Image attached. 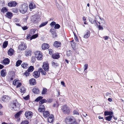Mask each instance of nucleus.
Segmentation results:
<instances>
[{"label": "nucleus", "instance_id": "nucleus-59", "mask_svg": "<svg viewBox=\"0 0 124 124\" xmlns=\"http://www.w3.org/2000/svg\"><path fill=\"white\" fill-rule=\"evenodd\" d=\"M56 24V23L54 22H52L50 24V25L52 27H53L54 25H55Z\"/></svg>", "mask_w": 124, "mask_h": 124}, {"label": "nucleus", "instance_id": "nucleus-10", "mask_svg": "<svg viewBox=\"0 0 124 124\" xmlns=\"http://www.w3.org/2000/svg\"><path fill=\"white\" fill-rule=\"evenodd\" d=\"M54 120V116L52 114L50 115L47 119L48 122L49 123L53 122Z\"/></svg>", "mask_w": 124, "mask_h": 124}, {"label": "nucleus", "instance_id": "nucleus-58", "mask_svg": "<svg viewBox=\"0 0 124 124\" xmlns=\"http://www.w3.org/2000/svg\"><path fill=\"white\" fill-rule=\"evenodd\" d=\"M73 114L74 115H79V113L76 110H74L73 112Z\"/></svg>", "mask_w": 124, "mask_h": 124}, {"label": "nucleus", "instance_id": "nucleus-9", "mask_svg": "<svg viewBox=\"0 0 124 124\" xmlns=\"http://www.w3.org/2000/svg\"><path fill=\"white\" fill-rule=\"evenodd\" d=\"M10 97L7 95H4L2 98V100L5 102H8L10 100Z\"/></svg>", "mask_w": 124, "mask_h": 124}, {"label": "nucleus", "instance_id": "nucleus-30", "mask_svg": "<svg viewBox=\"0 0 124 124\" xmlns=\"http://www.w3.org/2000/svg\"><path fill=\"white\" fill-rule=\"evenodd\" d=\"M49 115V112L47 111H46L43 113V116L44 117H47Z\"/></svg>", "mask_w": 124, "mask_h": 124}, {"label": "nucleus", "instance_id": "nucleus-62", "mask_svg": "<svg viewBox=\"0 0 124 124\" xmlns=\"http://www.w3.org/2000/svg\"><path fill=\"white\" fill-rule=\"evenodd\" d=\"M23 98L24 99H25L26 100H28L29 98V96L28 95L26 97H24Z\"/></svg>", "mask_w": 124, "mask_h": 124}, {"label": "nucleus", "instance_id": "nucleus-16", "mask_svg": "<svg viewBox=\"0 0 124 124\" xmlns=\"http://www.w3.org/2000/svg\"><path fill=\"white\" fill-rule=\"evenodd\" d=\"M29 7L30 9H32L35 8H36V6L33 2H31L29 4Z\"/></svg>", "mask_w": 124, "mask_h": 124}, {"label": "nucleus", "instance_id": "nucleus-32", "mask_svg": "<svg viewBox=\"0 0 124 124\" xmlns=\"http://www.w3.org/2000/svg\"><path fill=\"white\" fill-rule=\"evenodd\" d=\"M8 44V41H4L2 45V47L3 48H6Z\"/></svg>", "mask_w": 124, "mask_h": 124}, {"label": "nucleus", "instance_id": "nucleus-33", "mask_svg": "<svg viewBox=\"0 0 124 124\" xmlns=\"http://www.w3.org/2000/svg\"><path fill=\"white\" fill-rule=\"evenodd\" d=\"M28 64L27 63H23L22 65V67L24 69H26L28 68Z\"/></svg>", "mask_w": 124, "mask_h": 124}, {"label": "nucleus", "instance_id": "nucleus-49", "mask_svg": "<svg viewBox=\"0 0 124 124\" xmlns=\"http://www.w3.org/2000/svg\"><path fill=\"white\" fill-rule=\"evenodd\" d=\"M43 98V97L41 96L38 97L35 100V101L37 102H38L39 101V100L42 99Z\"/></svg>", "mask_w": 124, "mask_h": 124}, {"label": "nucleus", "instance_id": "nucleus-12", "mask_svg": "<svg viewBox=\"0 0 124 124\" xmlns=\"http://www.w3.org/2000/svg\"><path fill=\"white\" fill-rule=\"evenodd\" d=\"M50 31L51 33L53 38H55L57 36L55 31L53 28L51 29Z\"/></svg>", "mask_w": 124, "mask_h": 124}, {"label": "nucleus", "instance_id": "nucleus-64", "mask_svg": "<svg viewBox=\"0 0 124 124\" xmlns=\"http://www.w3.org/2000/svg\"><path fill=\"white\" fill-rule=\"evenodd\" d=\"M31 35L30 34H28L27 35L26 37V39H30L31 37H30Z\"/></svg>", "mask_w": 124, "mask_h": 124}, {"label": "nucleus", "instance_id": "nucleus-61", "mask_svg": "<svg viewBox=\"0 0 124 124\" xmlns=\"http://www.w3.org/2000/svg\"><path fill=\"white\" fill-rule=\"evenodd\" d=\"M98 28L99 30H103V28L102 26H101V25H99L98 26Z\"/></svg>", "mask_w": 124, "mask_h": 124}, {"label": "nucleus", "instance_id": "nucleus-27", "mask_svg": "<svg viewBox=\"0 0 124 124\" xmlns=\"http://www.w3.org/2000/svg\"><path fill=\"white\" fill-rule=\"evenodd\" d=\"M52 58L55 59H58L60 57L59 54L58 53H55L52 55Z\"/></svg>", "mask_w": 124, "mask_h": 124}, {"label": "nucleus", "instance_id": "nucleus-11", "mask_svg": "<svg viewBox=\"0 0 124 124\" xmlns=\"http://www.w3.org/2000/svg\"><path fill=\"white\" fill-rule=\"evenodd\" d=\"M17 4L16 2L15 1H12L9 2L8 4V5L10 7H14L16 6Z\"/></svg>", "mask_w": 124, "mask_h": 124}, {"label": "nucleus", "instance_id": "nucleus-3", "mask_svg": "<svg viewBox=\"0 0 124 124\" xmlns=\"http://www.w3.org/2000/svg\"><path fill=\"white\" fill-rule=\"evenodd\" d=\"M61 110L63 113L65 114H69L70 113V110L69 107L65 105L62 106Z\"/></svg>", "mask_w": 124, "mask_h": 124}, {"label": "nucleus", "instance_id": "nucleus-47", "mask_svg": "<svg viewBox=\"0 0 124 124\" xmlns=\"http://www.w3.org/2000/svg\"><path fill=\"white\" fill-rule=\"evenodd\" d=\"M72 52L71 51H67V55L68 56H69L72 55Z\"/></svg>", "mask_w": 124, "mask_h": 124}, {"label": "nucleus", "instance_id": "nucleus-13", "mask_svg": "<svg viewBox=\"0 0 124 124\" xmlns=\"http://www.w3.org/2000/svg\"><path fill=\"white\" fill-rule=\"evenodd\" d=\"M38 111L40 112H43L45 110V106L43 105H40L39 107Z\"/></svg>", "mask_w": 124, "mask_h": 124}, {"label": "nucleus", "instance_id": "nucleus-55", "mask_svg": "<svg viewBox=\"0 0 124 124\" xmlns=\"http://www.w3.org/2000/svg\"><path fill=\"white\" fill-rule=\"evenodd\" d=\"M22 28L23 30H25L27 29L28 28V27L26 26H24L22 27Z\"/></svg>", "mask_w": 124, "mask_h": 124}, {"label": "nucleus", "instance_id": "nucleus-23", "mask_svg": "<svg viewBox=\"0 0 124 124\" xmlns=\"http://www.w3.org/2000/svg\"><path fill=\"white\" fill-rule=\"evenodd\" d=\"M31 51L30 49H27L25 52V55L26 57H28L30 55L31 53Z\"/></svg>", "mask_w": 124, "mask_h": 124}, {"label": "nucleus", "instance_id": "nucleus-42", "mask_svg": "<svg viewBox=\"0 0 124 124\" xmlns=\"http://www.w3.org/2000/svg\"><path fill=\"white\" fill-rule=\"evenodd\" d=\"M38 36V35L37 34H36L34 35L31 37L30 39V40H31L32 39H35L37 38Z\"/></svg>", "mask_w": 124, "mask_h": 124}, {"label": "nucleus", "instance_id": "nucleus-35", "mask_svg": "<svg viewBox=\"0 0 124 124\" xmlns=\"http://www.w3.org/2000/svg\"><path fill=\"white\" fill-rule=\"evenodd\" d=\"M8 10L7 8L6 7H4L1 9V11L3 13H5L7 12Z\"/></svg>", "mask_w": 124, "mask_h": 124}, {"label": "nucleus", "instance_id": "nucleus-8", "mask_svg": "<svg viewBox=\"0 0 124 124\" xmlns=\"http://www.w3.org/2000/svg\"><path fill=\"white\" fill-rule=\"evenodd\" d=\"M42 68L45 71H48L49 68L48 64L46 62H44L42 66Z\"/></svg>", "mask_w": 124, "mask_h": 124}, {"label": "nucleus", "instance_id": "nucleus-20", "mask_svg": "<svg viewBox=\"0 0 124 124\" xmlns=\"http://www.w3.org/2000/svg\"><path fill=\"white\" fill-rule=\"evenodd\" d=\"M99 19H100V20L99 23L100 24H101L102 25L106 24V22L103 18L99 17Z\"/></svg>", "mask_w": 124, "mask_h": 124}, {"label": "nucleus", "instance_id": "nucleus-37", "mask_svg": "<svg viewBox=\"0 0 124 124\" xmlns=\"http://www.w3.org/2000/svg\"><path fill=\"white\" fill-rule=\"evenodd\" d=\"M112 117V116H109L106 117L105 118L107 121H110L111 120Z\"/></svg>", "mask_w": 124, "mask_h": 124}, {"label": "nucleus", "instance_id": "nucleus-6", "mask_svg": "<svg viewBox=\"0 0 124 124\" xmlns=\"http://www.w3.org/2000/svg\"><path fill=\"white\" fill-rule=\"evenodd\" d=\"M33 115V113L29 111H26L25 113V115L26 117L28 119L31 118Z\"/></svg>", "mask_w": 124, "mask_h": 124}, {"label": "nucleus", "instance_id": "nucleus-4", "mask_svg": "<svg viewBox=\"0 0 124 124\" xmlns=\"http://www.w3.org/2000/svg\"><path fill=\"white\" fill-rule=\"evenodd\" d=\"M35 57L37 59L41 60L42 59L43 55L41 52L39 51H37L35 53Z\"/></svg>", "mask_w": 124, "mask_h": 124}, {"label": "nucleus", "instance_id": "nucleus-41", "mask_svg": "<svg viewBox=\"0 0 124 124\" xmlns=\"http://www.w3.org/2000/svg\"><path fill=\"white\" fill-rule=\"evenodd\" d=\"M22 62V61L21 60H18L16 62V67L19 66Z\"/></svg>", "mask_w": 124, "mask_h": 124}, {"label": "nucleus", "instance_id": "nucleus-43", "mask_svg": "<svg viewBox=\"0 0 124 124\" xmlns=\"http://www.w3.org/2000/svg\"><path fill=\"white\" fill-rule=\"evenodd\" d=\"M19 82V81L18 80H15L13 81V84L14 85H16L18 84V83Z\"/></svg>", "mask_w": 124, "mask_h": 124}, {"label": "nucleus", "instance_id": "nucleus-53", "mask_svg": "<svg viewBox=\"0 0 124 124\" xmlns=\"http://www.w3.org/2000/svg\"><path fill=\"white\" fill-rule=\"evenodd\" d=\"M88 64H85L84 66V71L85 70H87L88 68Z\"/></svg>", "mask_w": 124, "mask_h": 124}, {"label": "nucleus", "instance_id": "nucleus-14", "mask_svg": "<svg viewBox=\"0 0 124 124\" xmlns=\"http://www.w3.org/2000/svg\"><path fill=\"white\" fill-rule=\"evenodd\" d=\"M31 20L32 22L34 23L37 22L38 21L37 17L35 16H31Z\"/></svg>", "mask_w": 124, "mask_h": 124}, {"label": "nucleus", "instance_id": "nucleus-22", "mask_svg": "<svg viewBox=\"0 0 124 124\" xmlns=\"http://www.w3.org/2000/svg\"><path fill=\"white\" fill-rule=\"evenodd\" d=\"M88 20L92 24L96 22L95 19L94 17H89Z\"/></svg>", "mask_w": 124, "mask_h": 124}, {"label": "nucleus", "instance_id": "nucleus-50", "mask_svg": "<svg viewBox=\"0 0 124 124\" xmlns=\"http://www.w3.org/2000/svg\"><path fill=\"white\" fill-rule=\"evenodd\" d=\"M29 123L27 120H24L22 121L21 124H29Z\"/></svg>", "mask_w": 124, "mask_h": 124}, {"label": "nucleus", "instance_id": "nucleus-29", "mask_svg": "<svg viewBox=\"0 0 124 124\" xmlns=\"http://www.w3.org/2000/svg\"><path fill=\"white\" fill-rule=\"evenodd\" d=\"M32 91L33 93L35 94H38L39 92V90L38 88H34L32 89Z\"/></svg>", "mask_w": 124, "mask_h": 124}, {"label": "nucleus", "instance_id": "nucleus-17", "mask_svg": "<svg viewBox=\"0 0 124 124\" xmlns=\"http://www.w3.org/2000/svg\"><path fill=\"white\" fill-rule=\"evenodd\" d=\"M36 81L35 79L34 78H31L29 81V83L31 85H34L36 84Z\"/></svg>", "mask_w": 124, "mask_h": 124}, {"label": "nucleus", "instance_id": "nucleus-19", "mask_svg": "<svg viewBox=\"0 0 124 124\" xmlns=\"http://www.w3.org/2000/svg\"><path fill=\"white\" fill-rule=\"evenodd\" d=\"M42 47L43 50H45L48 49L49 47V46L47 44L44 43L42 44Z\"/></svg>", "mask_w": 124, "mask_h": 124}, {"label": "nucleus", "instance_id": "nucleus-18", "mask_svg": "<svg viewBox=\"0 0 124 124\" xmlns=\"http://www.w3.org/2000/svg\"><path fill=\"white\" fill-rule=\"evenodd\" d=\"M5 16L6 17L9 19H11L12 17L13 16L12 13L10 12H7L6 13Z\"/></svg>", "mask_w": 124, "mask_h": 124}, {"label": "nucleus", "instance_id": "nucleus-28", "mask_svg": "<svg viewBox=\"0 0 124 124\" xmlns=\"http://www.w3.org/2000/svg\"><path fill=\"white\" fill-rule=\"evenodd\" d=\"M6 75V70L4 69L2 70L1 71V75L2 77H4Z\"/></svg>", "mask_w": 124, "mask_h": 124}, {"label": "nucleus", "instance_id": "nucleus-51", "mask_svg": "<svg viewBox=\"0 0 124 124\" xmlns=\"http://www.w3.org/2000/svg\"><path fill=\"white\" fill-rule=\"evenodd\" d=\"M52 65L54 67H56L58 66L59 64L56 62H53L52 63Z\"/></svg>", "mask_w": 124, "mask_h": 124}, {"label": "nucleus", "instance_id": "nucleus-31", "mask_svg": "<svg viewBox=\"0 0 124 124\" xmlns=\"http://www.w3.org/2000/svg\"><path fill=\"white\" fill-rule=\"evenodd\" d=\"M90 36V32L89 31H87L86 33L85 34L84 36V38H88Z\"/></svg>", "mask_w": 124, "mask_h": 124}, {"label": "nucleus", "instance_id": "nucleus-38", "mask_svg": "<svg viewBox=\"0 0 124 124\" xmlns=\"http://www.w3.org/2000/svg\"><path fill=\"white\" fill-rule=\"evenodd\" d=\"M47 92V89L45 88H43L41 94H46Z\"/></svg>", "mask_w": 124, "mask_h": 124}, {"label": "nucleus", "instance_id": "nucleus-56", "mask_svg": "<svg viewBox=\"0 0 124 124\" xmlns=\"http://www.w3.org/2000/svg\"><path fill=\"white\" fill-rule=\"evenodd\" d=\"M49 54L50 55H53L52 54L53 53V50L51 49H49Z\"/></svg>", "mask_w": 124, "mask_h": 124}, {"label": "nucleus", "instance_id": "nucleus-7", "mask_svg": "<svg viewBox=\"0 0 124 124\" xmlns=\"http://www.w3.org/2000/svg\"><path fill=\"white\" fill-rule=\"evenodd\" d=\"M20 106V104L19 103L17 102H16L14 103L13 108L14 110L16 111H17L19 109Z\"/></svg>", "mask_w": 124, "mask_h": 124}, {"label": "nucleus", "instance_id": "nucleus-52", "mask_svg": "<svg viewBox=\"0 0 124 124\" xmlns=\"http://www.w3.org/2000/svg\"><path fill=\"white\" fill-rule=\"evenodd\" d=\"M60 27V25L58 24H55L54 28L55 29H58Z\"/></svg>", "mask_w": 124, "mask_h": 124}, {"label": "nucleus", "instance_id": "nucleus-2", "mask_svg": "<svg viewBox=\"0 0 124 124\" xmlns=\"http://www.w3.org/2000/svg\"><path fill=\"white\" fill-rule=\"evenodd\" d=\"M67 124H78L74 118L72 116H68L65 119Z\"/></svg>", "mask_w": 124, "mask_h": 124}, {"label": "nucleus", "instance_id": "nucleus-21", "mask_svg": "<svg viewBox=\"0 0 124 124\" xmlns=\"http://www.w3.org/2000/svg\"><path fill=\"white\" fill-rule=\"evenodd\" d=\"M61 43L58 41H56L54 44V46L56 48L60 47L61 46Z\"/></svg>", "mask_w": 124, "mask_h": 124}, {"label": "nucleus", "instance_id": "nucleus-34", "mask_svg": "<svg viewBox=\"0 0 124 124\" xmlns=\"http://www.w3.org/2000/svg\"><path fill=\"white\" fill-rule=\"evenodd\" d=\"M39 71L41 73L42 75H46V72L44 71L41 68H40L39 69Z\"/></svg>", "mask_w": 124, "mask_h": 124}, {"label": "nucleus", "instance_id": "nucleus-57", "mask_svg": "<svg viewBox=\"0 0 124 124\" xmlns=\"http://www.w3.org/2000/svg\"><path fill=\"white\" fill-rule=\"evenodd\" d=\"M22 85V83L19 82L18 83V84L17 85L16 87L17 88L20 87Z\"/></svg>", "mask_w": 124, "mask_h": 124}, {"label": "nucleus", "instance_id": "nucleus-46", "mask_svg": "<svg viewBox=\"0 0 124 124\" xmlns=\"http://www.w3.org/2000/svg\"><path fill=\"white\" fill-rule=\"evenodd\" d=\"M47 22H44L41 23L40 25L39 26V27L40 28H41L42 27L44 26L45 25H46L47 23Z\"/></svg>", "mask_w": 124, "mask_h": 124}, {"label": "nucleus", "instance_id": "nucleus-24", "mask_svg": "<svg viewBox=\"0 0 124 124\" xmlns=\"http://www.w3.org/2000/svg\"><path fill=\"white\" fill-rule=\"evenodd\" d=\"M14 52V51L12 48L9 49L8 51V54L10 56L13 55Z\"/></svg>", "mask_w": 124, "mask_h": 124}, {"label": "nucleus", "instance_id": "nucleus-40", "mask_svg": "<svg viewBox=\"0 0 124 124\" xmlns=\"http://www.w3.org/2000/svg\"><path fill=\"white\" fill-rule=\"evenodd\" d=\"M20 92L22 93H24L26 91L25 88L23 86H21L20 88Z\"/></svg>", "mask_w": 124, "mask_h": 124}, {"label": "nucleus", "instance_id": "nucleus-45", "mask_svg": "<svg viewBox=\"0 0 124 124\" xmlns=\"http://www.w3.org/2000/svg\"><path fill=\"white\" fill-rule=\"evenodd\" d=\"M36 29H33L30 30V32L31 34H33L35 33Z\"/></svg>", "mask_w": 124, "mask_h": 124}, {"label": "nucleus", "instance_id": "nucleus-39", "mask_svg": "<svg viewBox=\"0 0 124 124\" xmlns=\"http://www.w3.org/2000/svg\"><path fill=\"white\" fill-rule=\"evenodd\" d=\"M34 70V68L32 66H31L28 68V72H32Z\"/></svg>", "mask_w": 124, "mask_h": 124}, {"label": "nucleus", "instance_id": "nucleus-15", "mask_svg": "<svg viewBox=\"0 0 124 124\" xmlns=\"http://www.w3.org/2000/svg\"><path fill=\"white\" fill-rule=\"evenodd\" d=\"M33 75L35 78H37L39 76L40 73L38 71H35L33 73Z\"/></svg>", "mask_w": 124, "mask_h": 124}, {"label": "nucleus", "instance_id": "nucleus-26", "mask_svg": "<svg viewBox=\"0 0 124 124\" xmlns=\"http://www.w3.org/2000/svg\"><path fill=\"white\" fill-rule=\"evenodd\" d=\"M10 62L9 59L8 58H6L4 59L3 62V64H7L9 63Z\"/></svg>", "mask_w": 124, "mask_h": 124}, {"label": "nucleus", "instance_id": "nucleus-1", "mask_svg": "<svg viewBox=\"0 0 124 124\" xmlns=\"http://www.w3.org/2000/svg\"><path fill=\"white\" fill-rule=\"evenodd\" d=\"M28 8V5L27 3H24L20 6L19 8V10L20 13L24 14L27 12Z\"/></svg>", "mask_w": 124, "mask_h": 124}, {"label": "nucleus", "instance_id": "nucleus-44", "mask_svg": "<svg viewBox=\"0 0 124 124\" xmlns=\"http://www.w3.org/2000/svg\"><path fill=\"white\" fill-rule=\"evenodd\" d=\"M46 102H47V101L45 99H43L40 101L39 103L40 104H42L44 103H46Z\"/></svg>", "mask_w": 124, "mask_h": 124}, {"label": "nucleus", "instance_id": "nucleus-60", "mask_svg": "<svg viewBox=\"0 0 124 124\" xmlns=\"http://www.w3.org/2000/svg\"><path fill=\"white\" fill-rule=\"evenodd\" d=\"M46 100L47 101V102L48 103H51L53 101V99H48Z\"/></svg>", "mask_w": 124, "mask_h": 124}, {"label": "nucleus", "instance_id": "nucleus-48", "mask_svg": "<svg viewBox=\"0 0 124 124\" xmlns=\"http://www.w3.org/2000/svg\"><path fill=\"white\" fill-rule=\"evenodd\" d=\"M43 98V97L41 96L38 97L35 100V101L37 102H38L39 101V100L42 99Z\"/></svg>", "mask_w": 124, "mask_h": 124}, {"label": "nucleus", "instance_id": "nucleus-25", "mask_svg": "<svg viewBox=\"0 0 124 124\" xmlns=\"http://www.w3.org/2000/svg\"><path fill=\"white\" fill-rule=\"evenodd\" d=\"M113 112L111 111H105L104 112V115L105 116H112Z\"/></svg>", "mask_w": 124, "mask_h": 124}, {"label": "nucleus", "instance_id": "nucleus-54", "mask_svg": "<svg viewBox=\"0 0 124 124\" xmlns=\"http://www.w3.org/2000/svg\"><path fill=\"white\" fill-rule=\"evenodd\" d=\"M35 61V58L34 56L32 57L31 59V61L32 63H34Z\"/></svg>", "mask_w": 124, "mask_h": 124}, {"label": "nucleus", "instance_id": "nucleus-5", "mask_svg": "<svg viewBox=\"0 0 124 124\" xmlns=\"http://www.w3.org/2000/svg\"><path fill=\"white\" fill-rule=\"evenodd\" d=\"M18 49L22 51L25 50L27 48L26 44L24 43H22L18 47Z\"/></svg>", "mask_w": 124, "mask_h": 124}, {"label": "nucleus", "instance_id": "nucleus-36", "mask_svg": "<svg viewBox=\"0 0 124 124\" xmlns=\"http://www.w3.org/2000/svg\"><path fill=\"white\" fill-rule=\"evenodd\" d=\"M22 112L21 111H19L15 115V117L16 118H18L19 116L21 114Z\"/></svg>", "mask_w": 124, "mask_h": 124}, {"label": "nucleus", "instance_id": "nucleus-63", "mask_svg": "<svg viewBox=\"0 0 124 124\" xmlns=\"http://www.w3.org/2000/svg\"><path fill=\"white\" fill-rule=\"evenodd\" d=\"M29 74V72L27 71H26L24 73V75H25L26 76H28Z\"/></svg>", "mask_w": 124, "mask_h": 124}]
</instances>
